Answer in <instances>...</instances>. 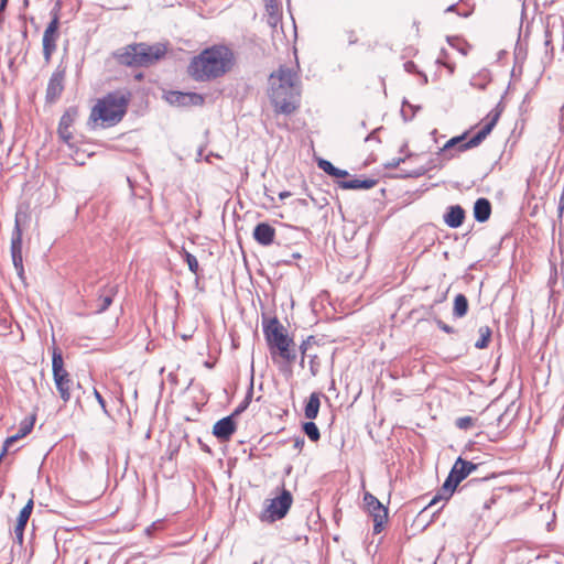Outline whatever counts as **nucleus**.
Wrapping results in <instances>:
<instances>
[{
	"mask_svg": "<svg viewBox=\"0 0 564 564\" xmlns=\"http://www.w3.org/2000/svg\"><path fill=\"white\" fill-rule=\"evenodd\" d=\"M269 97L276 112L290 115L300 104V78L297 73L289 67L281 66L270 76Z\"/></svg>",
	"mask_w": 564,
	"mask_h": 564,
	"instance_id": "obj_1",
	"label": "nucleus"
},
{
	"mask_svg": "<svg viewBox=\"0 0 564 564\" xmlns=\"http://www.w3.org/2000/svg\"><path fill=\"white\" fill-rule=\"evenodd\" d=\"M232 66V52L226 46H213L193 57L188 74L195 80L207 82L225 75Z\"/></svg>",
	"mask_w": 564,
	"mask_h": 564,
	"instance_id": "obj_2",
	"label": "nucleus"
},
{
	"mask_svg": "<svg viewBox=\"0 0 564 564\" xmlns=\"http://www.w3.org/2000/svg\"><path fill=\"white\" fill-rule=\"evenodd\" d=\"M500 117V111L497 109L491 110L484 124L479 129V131L466 141V133L454 137L449 139L438 151L437 155L442 158L443 161H449L457 156L459 153L467 151L469 149L478 147L491 132L494 127L496 126L498 119Z\"/></svg>",
	"mask_w": 564,
	"mask_h": 564,
	"instance_id": "obj_3",
	"label": "nucleus"
},
{
	"mask_svg": "<svg viewBox=\"0 0 564 564\" xmlns=\"http://www.w3.org/2000/svg\"><path fill=\"white\" fill-rule=\"evenodd\" d=\"M128 97L121 91L108 94L99 99L91 110L90 119L100 121L102 126H113L119 122L127 111Z\"/></svg>",
	"mask_w": 564,
	"mask_h": 564,
	"instance_id": "obj_4",
	"label": "nucleus"
},
{
	"mask_svg": "<svg viewBox=\"0 0 564 564\" xmlns=\"http://www.w3.org/2000/svg\"><path fill=\"white\" fill-rule=\"evenodd\" d=\"M165 53L166 46L161 43L152 45L140 43L127 47L118 58L124 65L148 66L162 58Z\"/></svg>",
	"mask_w": 564,
	"mask_h": 564,
	"instance_id": "obj_5",
	"label": "nucleus"
},
{
	"mask_svg": "<svg viewBox=\"0 0 564 564\" xmlns=\"http://www.w3.org/2000/svg\"><path fill=\"white\" fill-rule=\"evenodd\" d=\"M53 379L61 399L66 403L70 400L73 380L68 371L64 368L62 354L57 350L53 352L52 359Z\"/></svg>",
	"mask_w": 564,
	"mask_h": 564,
	"instance_id": "obj_6",
	"label": "nucleus"
},
{
	"mask_svg": "<svg viewBox=\"0 0 564 564\" xmlns=\"http://www.w3.org/2000/svg\"><path fill=\"white\" fill-rule=\"evenodd\" d=\"M267 340L271 348H276L279 355L285 359L291 360L292 357L290 355V343L291 339L284 332L283 326L276 321L273 319L264 329Z\"/></svg>",
	"mask_w": 564,
	"mask_h": 564,
	"instance_id": "obj_7",
	"label": "nucleus"
},
{
	"mask_svg": "<svg viewBox=\"0 0 564 564\" xmlns=\"http://www.w3.org/2000/svg\"><path fill=\"white\" fill-rule=\"evenodd\" d=\"M476 468H477V466L475 464L464 460L462 458H458L455 462L447 479L443 484L442 495L445 498L451 497L452 494L454 492L455 488L457 487V485L462 480H464L468 475H470L471 471H474Z\"/></svg>",
	"mask_w": 564,
	"mask_h": 564,
	"instance_id": "obj_8",
	"label": "nucleus"
},
{
	"mask_svg": "<svg viewBox=\"0 0 564 564\" xmlns=\"http://www.w3.org/2000/svg\"><path fill=\"white\" fill-rule=\"evenodd\" d=\"M364 505L373 520L375 533H379L382 530V525L388 520V509L370 492L364 495Z\"/></svg>",
	"mask_w": 564,
	"mask_h": 564,
	"instance_id": "obj_9",
	"label": "nucleus"
},
{
	"mask_svg": "<svg viewBox=\"0 0 564 564\" xmlns=\"http://www.w3.org/2000/svg\"><path fill=\"white\" fill-rule=\"evenodd\" d=\"M59 17L57 13L53 14L52 21L46 26L43 34V56L46 63L51 62L53 53L56 51V42L58 40Z\"/></svg>",
	"mask_w": 564,
	"mask_h": 564,
	"instance_id": "obj_10",
	"label": "nucleus"
},
{
	"mask_svg": "<svg viewBox=\"0 0 564 564\" xmlns=\"http://www.w3.org/2000/svg\"><path fill=\"white\" fill-rule=\"evenodd\" d=\"M21 213H18L15 215V227L12 235L11 240V254H12V261L14 264L15 270L18 271V274L22 276L23 274V264H22V230L20 227L21 224Z\"/></svg>",
	"mask_w": 564,
	"mask_h": 564,
	"instance_id": "obj_11",
	"label": "nucleus"
},
{
	"mask_svg": "<svg viewBox=\"0 0 564 564\" xmlns=\"http://www.w3.org/2000/svg\"><path fill=\"white\" fill-rule=\"evenodd\" d=\"M292 501L290 491L283 489L279 497L270 500L265 511L272 520L282 519L291 508Z\"/></svg>",
	"mask_w": 564,
	"mask_h": 564,
	"instance_id": "obj_12",
	"label": "nucleus"
},
{
	"mask_svg": "<svg viewBox=\"0 0 564 564\" xmlns=\"http://www.w3.org/2000/svg\"><path fill=\"white\" fill-rule=\"evenodd\" d=\"M166 100L178 107L200 106L204 102V97L196 93L171 91L166 95Z\"/></svg>",
	"mask_w": 564,
	"mask_h": 564,
	"instance_id": "obj_13",
	"label": "nucleus"
},
{
	"mask_svg": "<svg viewBox=\"0 0 564 564\" xmlns=\"http://www.w3.org/2000/svg\"><path fill=\"white\" fill-rule=\"evenodd\" d=\"M236 431L234 416H226L217 421L213 426V434L220 441H228Z\"/></svg>",
	"mask_w": 564,
	"mask_h": 564,
	"instance_id": "obj_14",
	"label": "nucleus"
},
{
	"mask_svg": "<svg viewBox=\"0 0 564 564\" xmlns=\"http://www.w3.org/2000/svg\"><path fill=\"white\" fill-rule=\"evenodd\" d=\"M275 230L267 223H260L253 230V238L262 246H269L273 242Z\"/></svg>",
	"mask_w": 564,
	"mask_h": 564,
	"instance_id": "obj_15",
	"label": "nucleus"
},
{
	"mask_svg": "<svg viewBox=\"0 0 564 564\" xmlns=\"http://www.w3.org/2000/svg\"><path fill=\"white\" fill-rule=\"evenodd\" d=\"M33 510V500L30 499L28 503L22 508L17 519V524L14 528V534L20 543L23 541V532L24 528L30 519V516Z\"/></svg>",
	"mask_w": 564,
	"mask_h": 564,
	"instance_id": "obj_16",
	"label": "nucleus"
},
{
	"mask_svg": "<svg viewBox=\"0 0 564 564\" xmlns=\"http://www.w3.org/2000/svg\"><path fill=\"white\" fill-rule=\"evenodd\" d=\"M34 419L24 420L20 423L19 431L17 434L8 437L3 444L2 455H6L9 448L20 438L26 436L33 429Z\"/></svg>",
	"mask_w": 564,
	"mask_h": 564,
	"instance_id": "obj_17",
	"label": "nucleus"
},
{
	"mask_svg": "<svg viewBox=\"0 0 564 564\" xmlns=\"http://www.w3.org/2000/svg\"><path fill=\"white\" fill-rule=\"evenodd\" d=\"M75 115V110H67L59 120L58 134L65 142H68L72 139V132L69 131V128L74 122Z\"/></svg>",
	"mask_w": 564,
	"mask_h": 564,
	"instance_id": "obj_18",
	"label": "nucleus"
},
{
	"mask_svg": "<svg viewBox=\"0 0 564 564\" xmlns=\"http://www.w3.org/2000/svg\"><path fill=\"white\" fill-rule=\"evenodd\" d=\"M63 80H64V74L62 72L53 73L52 77L50 78L47 89H46V96L48 99L53 100L61 95V93L64 88Z\"/></svg>",
	"mask_w": 564,
	"mask_h": 564,
	"instance_id": "obj_19",
	"label": "nucleus"
},
{
	"mask_svg": "<svg viewBox=\"0 0 564 564\" xmlns=\"http://www.w3.org/2000/svg\"><path fill=\"white\" fill-rule=\"evenodd\" d=\"M465 218V212L459 205L451 206L444 216V221L451 228L459 227Z\"/></svg>",
	"mask_w": 564,
	"mask_h": 564,
	"instance_id": "obj_20",
	"label": "nucleus"
},
{
	"mask_svg": "<svg viewBox=\"0 0 564 564\" xmlns=\"http://www.w3.org/2000/svg\"><path fill=\"white\" fill-rule=\"evenodd\" d=\"M491 205L486 198H478L474 206V216L477 221L484 223L489 219Z\"/></svg>",
	"mask_w": 564,
	"mask_h": 564,
	"instance_id": "obj_21",
	"label": "nucleus"
},
{
	"mask_svg": "<svg viewBox=\"0 0 564 564\" xmlns=\"http://www.w3.org/2000/svg\"><path fill=\"white\" fill-rule=\"evenodd\" d=\"M319 406H321L319 394L316 392H313L310 395V398L306 402L305 409H304L305 417L310 419V420H314L318 414Z\"/></svg>",
	"mask_w": 564,
	"mask_h": 564,
	"instance_id": "obj_22",
	"label": "nucleus"
},
{
	"mask_svg": "<svg viewBox=\"0 0 564 564\" xmlns=\"http://www.w3.org/2000/svg\"><path fill=\"white\" fill-rule=\"evenodd\" d=\"M376 185L373 180H350L339 182V186L345 189H369Z\"/></svg>",
	"mask_w": 564,
	"mask_h": 564,
	"instance_id": "obj_23",
	"label": "nucleus"
},
{
	"mask_svg": "<svg viewBox=\"0 0 564 564\" xmlns=\"http://www.w3.org/2000/svg\"><path fill=\"white\" fill-rule=\"evenodd\" d=\"M116 293H117L116 285H108L107 288H105V290L102 291V293L99 296L100 305H99L98 312H104L111 305L112 299Z\"/></svg>",
	"mask_w": 564,
	"mask_h": 564,
	"instance_id": "obj_24",
	"label": "nucleus"
},
{
	"mask_svg": "<svg viewBox=\"0 0 564 564\" xmlns=\"http://www.w3.org/2000/svg\"><path fill=\"white\" fill-rule=\"evenodd\" d=\"M318 166L328 175L340 178L346 177L348 175V172L345 170H340L336 166H334L329 161L327 160H319Z\"/></svg>",
	"mask_w": 564,
	"mask_h": 564,
	"instance_id": "obj_25",
	"label": "nucleus"
},
{
	"mask_svg": "<svg viewBox=\"0 0 564 564\" xmlns=\"http://www.w3.org/2000/svg\"><path fill=\"white\" fill-rule=\"evenodd\" d=\"M468 310V301L465 295L458 294L454 300L453 313L456 317H463Z\"/></svg>",
	"mask_w": 564,
	"mask_h": 564,
	"instance_id": "obj_26",
	"label": "nucleus"
},
{
	"mask_svg": "<svg viewBox=\"0 0 564 564\" xmlns=\"http://www.w3.org/2000/svg\"><path fill=\"white\" fill-rule=\"evenodd\" d=\"M478 332L479 339L475 343V347L478 349H484L488 346L489 339L491 337V330L488 326H481Z\"/></svg>",
	"mask_w": 564,
	"mask_h": 564,
	"instance_id": "obj_27",
	"label": "nucleus"
},
{
	"mask_svg": "<svg viewBox=\"0 0 564 564\" xmlns=\"http://www.w3.org/2000/svg\"><path fill=\"white\" fill-rule=\"evenodd\" d=\"M303 431L313 442H317L321 437L319 430L314 422L304 423Z\"/></svg>",
	"mask_w": 564,
	"mask_h": 564,
	"instance_id": "obj_28",
	"label": "nucleus"
},
{
	"mask_svg": "<svg viewBox=\"0 0 564 564\" xmlns=\"http://www.w3.org/2000/svg\"><path fill=\"white\" fill-rule=\"evenodd\" d=\"M488 83H489V77L486 72L479 73L477 76H474L470 80V85L476 88H479V89L486 88Z\"/></svg>",
	"mask_w": 564,
	"mask_h": 564,
	"instance_id": "obj_29",
	"label": "nucleus"
},
{
	"mask_svg": "<svg viewBox=\"0 0 564 564\" xmlns=\"http://www.w3.org/2000/svg\"><path fill=\"white\" fill-rule=\"evenodd\" d=\"M475 424V419L471 416H463L456 420V426L460 430H468Z\"/></svg>",
	"mask_w": 564,
	"mask_h": 564,
	"instance_id": "obj_30",
	"label": "nucleus"
},
{
	"mask_svg": "<svg viewBox=\"0 0 564 564\" xmlns=\"http://www.w3.org/2000/svg\"><path fill=\"white\" fill-rule=\"evenodd\" d=\"M185 260L187 262L188 269L193 273H197L198 268H199L197 259L189 252H185Z\"/></svg>",
	"mask_w": 564,
	"mask_h": 564,
	"instance_id": "obj_31",
	"label": "nucleus"
},
{
	"mask_svg": "<svg viewBox=\"0 0 564 564\" xmlns=\"http://www.w3.org/2000/svg\"><path fill=\"white\" fill-rule=\"evenodd\" d=\"M265 7L271 17H274L278 14V6L275 4V0H264Z\"/></svg>",
	"mask_w": 564,
	"mask_h": 564,
	"instance_id": "obj_32",
	"label": "nucleus"
},
{
	"mask_svg": "<svg viewBox=\"0 0 564 564\" xmlns=\"http://www.w3.org/2000/svg\"><path fill=\"white\" fill-rule=\"evenodd\" d=\"M94 395H95L96 400L98 401V403L100 404L101 409L106 412V402H105L104 398L101 397V394L96 389L94 390Z\"/></svg>",
	"mask_w": 564,
	"mask_h": 564,
	"instance_id": "obj_33",
	"label": "nucleus"
},
{
	"mask_svg": "<svg viewBox=\"0 0 564 564\" xmlns=\"http://www.w3.org/2000/svg\"><path fill=\"white\" fill-rule=\"evenodd\" d=\"M438 325H440V327H441L444 332H446V333H448V334L453 333V328H452L451 326H448V325H446V324H444V323H440Z\"/></svg>",
	"mask_w": 564,
	"mask_h": 564,
	"instance_id": "obj_34",
	"label": "nucleus"
},
{
	"mask_svg": "<svg viewBox=\"0 0 564 564\" xmlns=\"http://www.w3.org/2000/svg\"><path fill=\"white\" fill-rule=\"evenodd\" d=\"M401 162H403L402 159H398V160L394 159L389 165L395 167V166L400 165Z\"/></svg>",
	"mask_w": 564,
	"mask_h": 564,
	"instance_id": "obj_35",
	"label": "nucleus"
},
{
	"mask_svg": "<svg viewBox=\"0 0 564 564\" xmlns=\"http://www.w3.org/2000/svg\"><path fill=\"white\" fill-rule=\"evenodd\" d=\"M290 196H291V193H290V192H281V193L279 194V197H280L281 199H284V198L290 197Z\"/></svg>",
	"mask_w": 564,
	"mask_h": 564,
	"instance_id": "obj_36",
	"label": "nucleus"
},
{
	"mask_svg": "<svg viewBox=\"0 0 564 564\" xmlns=\"http://www.w3.org/2000/svg\"><path fill=\"white\" fill-rule=\"evenodd\" d=\"M303 443H304V441H303V440H302V441H299V440H297V441L295 442V447H301V446L303 445Z\"/></svg>",
	"mask_w": 564,
	"mask_h": 564,
	"instance_id": "obj_37",
	"label": "nucleus"
},
{
	"mask_svg": "<svg viewBox=\"0 0 564 564\" xmlns=\"http://www.w3.org/2000/svg\"><path fill=\"white\" fill-rule=\"evenodd\" d=\"M412 66H413V64H412V63H406V64H405L406 69H412Z\"/></svg>",
	"mask_w": 564,
	"mask_h": 564,
	"instance_id": "obj_38",
	"label": "nucleus"
},
{
	"mask_svg": "<svg viewBox=\"0 0 564 564\" xmlns=\"http://www.w3.org/2000/svg\"><path fill=\"white\" fill-rule=\"evenodd\" d=\"M412 66H413V64H412V63H406V64H405L406 69H412Z\"/></svg>",
	"mask_w": 564,
	"mask_h": 564,
	"instance_id": "obj_39",
	"label": "nucleus"
},
{
	"mask_svg": "<svg viewBox=\"0 0 564 564\" xmlns=\"http://www.w3.org/2000/svg\"><path fill=\"white\" fill-rule=\"evenodd\" d=\"M424 172H425V170H421V171H419L416 174H417V175H421V174H423Z\"/></svg>",
	"mask_w": 564,
	"mask_h": 564,
	"instance_id": "obj_40",
	"label": "nucleus"
},
{
	"mask_svg": "<svg viewBox=\"0 0 564 564\" xmlns=\"http://www.w3.org/2000/svg\"><path fill=\"white\" fill-rule=\"evenodd\" d=\"M454 9V6H451L447 10L452 11Z\"/></svg>",
	"mask_w": 564,
	"mask_h": 564,
	"instance_id": "obj_41",
	"label": "nucleus"
}]
</instances>
